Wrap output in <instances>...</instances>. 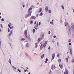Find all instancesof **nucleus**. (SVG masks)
Here are the masks:
<instances>
[{"label":"nucleus","instance_id":"obj_7","mask_svg":"<svg viewBox=\"0 0 74 74\" xmlns=\"http://www.w3.org/2000/svg\"><path fill=\"white\" fill-rule=\"evenodd\" d=\"M55 54H53L52 55V60H53L54 59V58H55Z\"/></svg>","mask_w":74,"mask_h":74},{"label":"nucleus","instance_id":"obj_39","mask_svg":"<svg viewBox=\"0 0 74 74\" xmlns=\"http://www.w3.org/2000/svg\"><path fill=\"white\" fill-rule=\"evenodd\" d=\"M57 56L58 58H59V54H58Z\"/></svg>","mask_w":74,"mask_h":74},{"label":"nucleus","instance_id":"obj_27","mask_svg":"<svg viewBox=\"0 0 74 74\" xmlns=\"http://www.w3.org/2000/svg\"><path fill=\"white\" fill-rule=\"evenodd\" d=\"M24 72H26V71H27V72H28L29 71V70L27 69L26 70H24Z\"/></svg>","mask_w":74,"mask_h":74},{"label":"nucleus","instance_id":"obj_53","mask_svg":"<svg viewBox=\"0 0 74 74\" xmlns=\"http://www.w3.org/2000/svg\"><path fill=\"white\" fill-rule=\"evenodd\" d=\"M36 27H37L38 26V23H37V24L36 26Z\"/></svg>","mask_w":74,"mask_h":74},{"label":"nucleus","instance_id":"obj_8","mask_svg":"<svg viewBox=\"0 0 74 74\" xmlns=\"http://www.w3.org/2000/svg\"><path fill=\"white\" fill-rule=\"evenodd\" d=\"M49 8V7H48V6L46 7V8H45V10L46 12H48V11Z\"/></svg>","mask_w":74,"mask_h":74},{"label":"nucleus","instance_id":"obj_4","mask_svg":"<svg viewBox=\"0 0 74 74\" xmlns=\"http://www.w3.org/2000/svg\"><path fill=\"white\" fill-rule=\"evenodd\" d=\"M71 27L72 29H73V31H74V25L73 23H71Z\"/></svg>","mask_w":74,"mask_h":74},{"label":"nucleus","instance_id":"obj_52","mask_svg":"<svg viewBox=\"0 0 74 74\" xmlns=\"http://www.w3.org/2000/svg\"><path fill=\"white\" fill-rule=\"evenodd\" d=\"M10 33H11V34H12V31H10Z\"/></svg>","mask_w":74,"mask_h":74},{"label":"nucleus","instance_id":"obj_64","mask_svg":"<svg viewBox=\"0 0 74 74\" xmlns=\"http://www.w3.org/2000/svg\"><path fill=\"white\" fill-rule=\"evenodd\" d=\"M42 38H44V36H42Z\"/></svg>","mask_w":74,"mask_h":74},{"label":"nucleus","instance_id":"obj_41","mask_svg":"<svg viewBox=\"0 0 74 74\" xmlns=\"http://www.w3.org/2000/svg\"><path fill=\"white\" fill-rule=\"evenodd\" d=\"M50 24H53V22H50Z\"/></svg>","mask_w":74,"mask_h":74},{"label":"nucleus","instance_id":"obj_23","mask_svg":"<svg viewBox=\"0 0 74 74\" xmlns=\"http://www.w3.org/2000/svg\"><path fill=\"white\" fill-rule=\"evenodd\" d=\"M61 7H62V8L63 9V10H64V6H63V5H62Z\"/></svg>","mask_w":74,"mask_h":74},{"label":"nucleus","instance_id":"obj_21","mask_svg":"<svg viewBox=\"0 0 74 74\" xmlns=\"http://www.w3.org/2000/svg\"><path fill=\"white\" fill-rule=\"evenodd\" d=\"M25 38H21L20 40L21 41H24V40H25Z\"/></svg>","mask_w":74,"mask_h":74},{"label":"nucleus","instance_id":"obj_44","mask_svg":"<svg viewBox=\"0 0 74 74\" xmlns=\"http://www.w3.org/2000/svg\"><path fill=\"white\" fill-rule=\"evenodd\" d=\"M50 49H51V47L49 46L48 48V49H49V50Z\"/></svg>","mask_w":74,"mask_h":74},{"label":"nucleus","instance_id":"obj_63","mask_svg":"<svg viewBox=\"0 0 74 74\" xmlns=\"http://www.w3.org/2000/svg\"><path fill=\"white\" fill-rule=\"evenodd\" d=\"M28 74H30V72H29Z\"/></svg>","mask_w":74,"mask_h":74},{"label":"nucleus","instance_id":"obj_58","mask_svg":"<svg viewBox=\"0 0 74 74\" xmlns=\"http://www.w3.org/2000/svg\"><path fill=\"white\" fill-rule=\"evenodd\" d=\"M11 34L10 33V34H9V36H11Z\"/></svg>","mask_w":74,"mask_h":74},{"label":"nucleus","instance_id":"obj_62","mask_svg":"<svg viewBox=\"0 0 74 74\" xmlns=\"http://www.w3.org/2000/svg\"><path fill=\"white\" fill-rule=\"evenodd\" d=\"M73 13H74V9L73 10Z\"/></svg>","mask_w":74,"mask_h":74},{"label":"nucleus","instance_id":"obj_15","mask_svg":"<svg viewBox=\"0 0 74 74\" xmlns=\"http://www.w3.org/2000/svg\"><path fill=\"white\" fill-rule=\"evenodd\" d=\"M48 12L49 13V14H51V13L52 12V11L51 10V9H49L48 10Z\"/></svg>","mask_w":74,"mask_h":74},{"label":"nucleus","instance_id":"obj_35","mask_svg":"<svg viewBox=\"0 0 74 74\" xmlns=\"http://www.w3.org/2000/svg\"><path fill=\"white\" fill-rule=\"evenodd\" d=\"M58 61L59 62H60L62 61V60L61 59H59L58 60Z\"/></svg>","mask_w":74,"mask_h":74},{"label":"nucleus","instance_id":"obj_26","mask_svg":"<svg viewBox=\"0 0 74 74\" xmlns=\"http://www.w3.org/2000/svg\"><path fill=\"white\" fill-rule=\"evenodd\" d=\"M66 62L67 63L68 62H69V58H66Z\"/></svg>","mask_w":74,"mask_h":74},{"label":"nucleus","instance_id":"obj_37","mask_svg":"<svg viewBox=\"0 0 74 74\" xmlns=\"http://www.w3.org/2000/svg\"><path fill=\"white\" fill-rule=\"evenodd\" d=\"M8 32H10V28H8Z\"/></svg>","mask_w":74,"mask_h":74},{"label":"nucleus","instance_id":"obj_17","mask_svg":"<svg viewBox=\"0 0 74 74\" xmlns=\"http://www.w3.org/2000/svg\"><path fill=\"white\" fill-rule=\"evenodd\" d=\"M29 16V14H26L25 15V18H28V17Z\"/></svg>","mask_w":74,"mask_h":74},{"label":"nucleus","instance_id":"obj_59","mask_svg":"<svg viewBox=\"0 0 74 74\" xmlns=\"http://www.w3.org/2000/svg\"><path fill=\"white\" fill-rule=\"evenodd\" d=\"M38 14H36V16L38 17Z\"/></svg>","mask_w":74,"mask_h":74},{"label":"nucleus","instance_id":"obj_48","mask_svg":"<svg viewBox=\"0 0 74 74\" xmlns=\"http://www.w3.org/2000/svg\"><path fill=\"white\" fill-rule=\"evenodd\" d=\"M2 31V29H1L0 28V32H1Z\"/></svg>","mask_w":74,"mask_h":74},{"label":"nucleus","instance_id":"obj_42","mask_svg":"<svg viewBox=\"0 0 74 74\" xmlns=\"http://www.w3.org/2000/svg\"><path fill=\"white\" fill-rule=\"evenodd\" d=\"M73 68H74V69L73 71V74H74V66H73Z\"/></svg>","mask_w":74,"mask_h":74},{"label":"nucleus","instance_id":"obj_20","mask_svg":"<svg viewBox=\"0 0 74 74\" xmlns=\"http://www.w3.org/2000/svg\"><path fill=\"white\" fill-rule=\"evenodd\" d=\"M44 55H45V54H43L41 56V58L42 59L44 58Z\"/></svg>","mask_w":74,"mask_h":74},{"label":"nucleus","instance_id":"obj_22","mask_svg":"<svg viewBox=\"0 0 74 74\" xmlns=\"http://www.w3.org/2000/svg\"><path fill=\"white\" fill-rule=\"evenodd\" d=\"M33 20H32L30 22V24L31 25H32V24H33Z\"/></svg>","mask_w":74,"mask_h":74},{"label":"nucleus","instance_id":"obj_55","mask_svg":"<svg viewBox=\"0 0 74 74\" xmlns=\"http://www.w3.org/2000/svg\"><path fill=\"white\" fill-rule=\"evenodd\" d=\"M53 38H56V36H53Z\"/></svg>","mask_w":74,"mask_h":74},{"label":"nucleus","instance_id":"obj_61","mask_svg":"<svg viewBox=\"0 0 74 74\" xmlns=\"http://www.w3.org/2000/svg\"><path fill=\"white\" fill-rule=\"evenodd\" d=\"M26 69H29V68H28V67H26Z\"/></svg>","mask_w":74,"mask_h":74},{"label":"nucleus","instance_id":"obj_10","mask_svg":"<svg viewBox=\"0 0 74 74\" xmlns=\"http://www.w3.org/2000/svg\"><path fill=\"white\" fill-rule=\"evenodd\" d=\"M51 69L52 70H53V69H56L55 66L54 65H52V66L51 67Z\"/></svg>","mask_w":74,"mask_h":74},{"label":"nucleus","instance_id":"obj_38","mask_svg":"<svg viewBox=\"0 0 74 74\" xmlns=\"http://www.w3.org/2000/svg\"><path fill=\"white\" fill-rule=\"evenodd\" d=\"M0 26H1V28H3V25H2V24H0Z\"/></svg>","mask_w":74,"mask_h":74},{"label":"nucleus","instance_id":"obj_6","mask_svg":"<svg viewBox=\"0 0 74 74\" xmlns=\"http://www.w3.org/2000/svg\"><path fill=\"white\" fill-rule=\"evenodd\" d=\"M64 74H69V71L67 69H66L65 71L64 72Z\"/></svg>","mask_w":74,"mask_h":74},{"label":"nucleus","instance_id":"obj_18","mask_svg":"<svg viewBox=\"0 0 74 74\" xmlns=\"http://www.w3.org/2000/svg\"><path fill=\"white\" fill-rule=\"evenodd\" d=\"M26 47H29V45L28 43H27L25 45Z\"/></svg>","mask_w":74,"mask_h":74},{"label":"nucleus","instance_id":"obj_24","mask_svg":"<svg viewBox=\"0 0 74 74\" xmlns=\"http://www.w3.org/2000/svg\"><path fill=\"white\" fill-rule=\"evenodd\" d=\"M12 67L14 70H16V68H15V67H14V66H12Z\"/></svg>","mask_w":74,"mask_h":74},{"label":"nucleus","instance_id":"obj_36","mask_svg":"<svg viewBox=\"0 0 74 74\" xmlns=\"http://www.w3.org/2000/svg\"><path fill=\"white\" fill-rule=\"evenodd\" d=\"M71 62H72V63H74V59H73L72 61H71Z\"/></svg>","mask_w":74,"mask_h":74},{"label":"nucleus","instance_id":"obj_30","mask_svg":"<svg viewBox=\"0 0 74 74\" xmlns=\"http://www.w3.org/2000/svg\"><path fill=\"white\" fill-rule=\"evenodd\" d=\"M43 15V14H42V13L41 12L40 14L39 15V16H42Z\"/></svg>","mask_w":74,"mask_h":74},{"label":"nucleus","instance_id":"obj_1","mask_svg":"<svg viewBox=\"0 0 74 74\" xmlns=\"http://www.w3.org/2000/svg\"><path fill=\"white\" fill-rule=\"evenodd\" d=\"M43 44H42L40 46V50H41L42 48H43H43H45V47H46V45L47 44V42H45V43H42Z\"/></svg>","mask_w":74,"mask_h":74},{"label":"nucleus","instance_id":"obj_43","mask_svg":"<svg viewBox=\"0 0 74 74\" xmlns=\"http://www.w3.org/2000/svg\"><path fill=\"white\" fill-rule=\"evenodd\" d=\"M69 42H71V40L69 39Z\"/></svg>","mask_w":74,"mask_h":74},{"label":"nucleus","instance_id":"obj_51","mask_svg":"<svg viewBox=\"0 0 74 74\" xmlns=\"http://www.w3.org/2000/svg\"><path fill=\"white\" fill-rule=\"evenodd\" d=\"M69 45H71V43H69Z\"/></svg>","mask_w":74,"mask_h":74},{"label":"nucleus","instance_id":"obj_50","mask_svg":"<svg viewBox=\"0 0 74 74\" xmlns=\"http://www.w3.org/2000/svg\"><path fill=\"white\" fill-rule=\"evenodd\" d=\"M45 63H47V61H45Z\"/></svg>","mask_w":74,"mask_h":74},{"label":"nucleus","instance_id":"obj_2","mask_svg":"<svg viewBox=\"0 0 74 74\" xmlns=\"http://www.w3.org/2000/svg\"><path fill=\"white\" fill-rule=\"evenodd\" d=\"M8 26L9 27L10 29H13V28H14V27L13 26H12V24H11V23H9L8 24Z\"/></svg>","mask_w":74,"mask_h":74},{"label":"nucleus","instance_id":"obj_11","mask_svg":"<svg viewBox=\"0 0 74 74\" xmlns=\"http://www.w3.org/2000/svg\"><path fill=\"white\" fill-rule=\"evenodd\" d=\"M36 18V17L33 16H32L30 18V19H35Z\"/></svg>","mask_w":74,"mask_h":74},{"label":"nucleus","instance_id":"obj_3","mask_svg":"<svg viewBox=\"0 0 74 74\" xmlns=\"http://www.w3.org/2000/svg\"><path fill=\"white\" fill-rule=\"evenodd\" d=\"M68 33L69 34H70V33H71V28H70V27L68 26Z\"/></svg>","mask_w":74,"mask_h":74},{"label":"nucleus","instance_id":"obj_16","mask_svg":"<svg viewBox=\"0 0 74 74\" xmlns=\"http://www.w3.org/2000/svg\"><path fill=\"white\" fill-rule=\"evenodd\" d=\"M70 53L71 55H73V53H72V49H71V48L70 49Z\"/></svg>","mask_w":74,"mask_h":74},{"label":"nucleus","instance_id":"obj_31","mask_svg":"<svg viewBox=\"0 0 74 74\" xmlns=\"http://www.w3.org/2000/svg\"><path fill=\"white\" fill-rule=\"evenodd\" d=\"M35 29H33V33H35Z\"/></svg>","mask_w":74,"mask_h":74},{"label":"nucleus","instance_id":"obj_5","mask_svg":"<svg viewBox=\"0 0 74 74\" xmlns=\"http://www.w3.org/2000/svg\"><path fill=\"white\" fill-rule=\"evenodd\" d=\"M25 36L26 38H28L29 40V41H30V37H29L30 36L28 35L27 34V35H26H26H25Z\"/></svg>","mask_w":74,"mask_h":74},{"label":"nucleus","instance_id":"obj_32","mask_svg":"<svg viewBox=\"0 0 74 74\" xmlns=\"http://www.w3.org/2000/svg\"><path fill=\"white\" fill-rule=\"evenodd\" d=\"M42 11V8H41L40 9V10L39 11V12H41V11Z\"/></svg>","mask_w":74,"mask_h":74},{"label":"nucleus","instance_id":"obj_9","mask_svg":"<svg viewBox=\"0 0 74 74\" xmlns=\"http://www.w3.org/2000/svg\"><path fill=\"white\" fill-rule=\"evenodd\" d=\"M27 30L26 29L24 32V34H25V36H26V35H27Z\"/></svg>","mask_w":74,"mask_h":74},{"label":"nucleus","instance_id":"obj_28","mask_svg":"<svg viewBox=\"0 0 74 74\" xmlns=\"http://www.w3.org/2000/svg\"><path fill=\"white\" fill-rule=\"evenodd\" d=\"M17 71H19V73H21V70H20V69H17Z\"/></svg>","mask_w":74,"mask_h":74},{"label":"nucleus","instance_id":"obj_47","mask_svg":"<svg viewBox=\"0 0 74 74\" xmlns=\"http://www.w3.org/2000/svg\"><path fill=\"white\" fill-rule=\"evenodd\" d=\"M23 8H25V5H23Z\"/></svg>","mask_w":74,"mask_h":74},{"label":"nucleus","instance_id":"obj_57","mask_svg":"<svg viewBox=\"0 0 74 74\" xmlns=\"http://www.w3.org/2000/svg\"><path fill=\"white\" fill-rule=\"evenodd\" d=\"M1 41L0 40V46H1Z\"/></svg>","mask_w":74,"mask_h":74},{"label":"nucleus","instance_id":"obj_54","mask_svg":"<svg viewBox=\"0 0 74 74\" xmlns=\"http://www.w3.org/2000/svg\"><path fill=\"white\" fill-rule=\"evenodd\" d=\"M34 24H35V25H36V24H37V22H36V21H35V22Z\"/></svg>","mask_w":74,"mask_h":74},{"label":"nucleus","instance_id":"obj_12","mask_svg":"<svg viewBox=\"0 0 74 74\" xmlns=\"http://www.w3.org/2000/svg\"><path fill=\"white\" fill-rule=\"evenodd\" d=\"M59 66L61 69H63V64H59Z\"/></svg>","mask_w":74,"mask_h":74},{"label":"nucleus","instance_id":"obj_19","mask_svg":"<svg viewBox=\"0 0 74 74\" xmlns=\"http://www.w3.org/2000/svg\"><path fill=\"white\" fill-rule=\"evenodd\" d=\"M68 25V23L67 22H65L64 23V25L65 26H66Z\"/></svg>","mask_w":74,"mask_h":74},{"label":"nucleus","instance_id":"obj_60","mask_svg":"<svg viewBox=\"0 0 74 74\" xmlns=\"http://www.w3.org/2000/svg\"><path fill=\"white\" fill-rule=\"evenodd\" d=\"M52 42H53V43H54V42H55V41L54 40H53Z\"/></svg>","mask_w":74,"mask_h":74},{"label":"nucleus","instance_id":"obj_13","mask_svg":"<svg viewBox=\"0 0 74 74\" xmlns=\"http://www.w3.org/2000/svg\"><path fill=\"white\" fill-rule=\"evenodd\" d=\"M28 12H29V15H31V14H32V12L31 11H30V10H29L28 11Z\"/></svg>","mask_w":74,"mask_h":74},{"label":"nucleus","instance_id":"obj_33","mask_svg":"<svg viewBox=\"0 0 74 74\" xmlns=\"http://www.w3.org/2000/svg\"><path fill=\"white\" fill-rule=\"evenodd\" d=\"M32 8H29V11H31V10H32Z\"/></svg>","mask_w":74,"mask_h":74},{"label":"nucleus","instance_id":"obj_29","mask_svg":"<svg viewBox=\"0 0 74 74\" xmlns=\"http://www.w3.org/2000/svg\"><path fill=\"white\" fill-rule=\"evenodd\" d=\"M52 71L51 70H50L49 71V74H52Z\"/></svg>","mask_w":74,"mask_h":74},{"label":"nucleus","instance_id":"obj_46","mask_svg":"<svg viewBox=\"0 0 74 74\" xmlns=\"http://www.w3.org/2000/svg\"><path fill=\"white\" fill-rule=\"evenodd\" d=\"M1 21H4V19H3V18H2V19H1Z\"/></svg>","mask_w":74,"mask_h":74},{"label":"nucleus","instance_id":"obj_49","mask_svg":"<svg viewBox=\"0 0 74 74\" xmlns=\"http://www.w3.org/2000/svg\"><path fill=\"white\" fill-rule=\"evenodd\" d=\"M46 61H48V59L47 58H46Z\"/></svg>","mask_w":74,"mask_h":74},{"label":"nucleus","instance_id":"obj_45","mask_svg":"<svg viewBox=\"0 0 74 74\" xmlns=\"http://www.w3.org/2000/svg\"><path fill=\"white\" fill-rule=\"evenodd\" d=\"M25 55L27 56H28V54L27 53H25Z\"/></svg>","mask_w":74,"mask_h":74},{"label":"nucleus","instance_id":"obj_34","mask_svg":"<svg viewBox=\"0 0 74 74\" xmlns=\"http://www.w3.org/2000/svg\"><path fill=\"white\" fill-rule=\"evenodd\" d=\"M9 62L10 64H11V60L9 59Z\"/></svg>","mask_w":74,"mask_h":74},{"label":"nucleus","instance_id":"obj_25","mask_svg":"<svg viewBox=\"0 0 74 74\" xmlns=\"http://www.w3.org/2000/svg\"><path fill=\"white\" fill-rule=\"evenodd\" d=\"M40 40H41V38H38V42H40Z\"/></svg>","mask_w":74,"mask_h":74},{"label":"nucleus","instance_id":"obj_14","mask_svg":"<svg viewBox=\"0 0 74 74\" xmlns=\"http://www.w3.org/2000/svg\"><path fill=\"white\" fill-rule=\"evenodd\" d=\"M37 47H38V43H36L35 44V48H37Z\"/></svg>","mask_w":74,"mask_h":74},{"label":"nucleus","instance_id":"obj_40","mask_svg":"<svg viewBox=\"0 0 74 74\" xmlns=\"http://www.w3.org/2000/svg\"><path fill=\"white\" fill-rule=\"evenodd\" d=\"M41 25V23L40 22H39V23L38 25L40 26V25Z\"/></svg>","mask_w":74,"mask_h":74},{"label":"nucleus","instance_id":"obj_56","mask_svg":"<svg viewBox=\"0 0 74 74\" xmlns=\"http://www.w3.org/2000/svg\"><path fill=\"white\" fill-rule=\"evenodd\" d=\"M51 34V32L49 31V34Z\"/></svg>","mask_w":74,"mask_h":74}]
</instances>
